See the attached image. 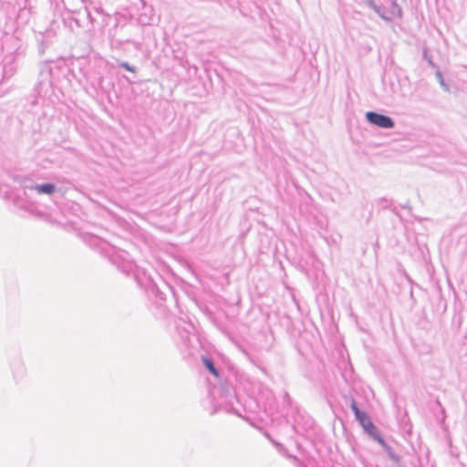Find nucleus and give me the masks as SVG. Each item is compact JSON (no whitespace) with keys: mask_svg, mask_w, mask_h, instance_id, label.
Segmentation results:
<instances>
[{"mask_svg":"<svg viewBox=\"0 0 467 467\" xmlns=\"http://www.w3.org/2000/svg\"><path fill=\"white\" fill-rule=\"evenodd\" d=\"M202 360H203V363H204L205 367L207 368V369L215 377H219V373H218L217 369L214 368L213 362L209 358H204Z\"/></svg>","mask_w":467,"mask_h":467,"instance_id":"obj_4","label":"nucleus"},{"mask_svg":"<svg viewBox=\"0 0 467 467\" xmlns=\"http://www.w3.org/2000/svg\"><path fill=\"white\" fill-rule=\"evenodd\" d=\"M351 409L353 412L355 413L356 419L358 420V422L361 424V426L364 428V430L368 432L370 435H374L378 432L377 428L375 425L371 422L368 415L360 411L356 405V402L353 400L351 402Z\"/></svg>","mask_w":467,"mask_h":467,"instance_id":"obj_1","label":"nucleus"},{"mask_svg":"<svg viewBox=\"0 0 467 467\" xmlns=\"http://www.w3.org/2000/svg\"><path fill=\"white\" fill-rule=\"evenodd\" d=\"M378 441H380V442L383 441L381 438H378Z\"/></svg>","mask_w":467,"mask_h":467,"instance_id":"obj_6","label":"nucleus"},{"mask_svg":"<svg viewBox=\"0 0 467 467\" xmlns=\"http://www.w3.org/2000/svg\"><path fill=\"white\" fill-rule=\"evenodd\" d=\"M366 118L370 123L379 128L390 129L394 126V122L389 117L376 112H368Z\"/></svg>","mask_w":467,"mask_h":467,"instance_id":"obj_2","label":"nucleus"},{"mask_svg":"<svg viewBox=\"0 0 467 467\" xmlns=\"http://www.w3.org/2000/svg\"><path fill=\"white\" fill-rule=\"evenodd\" d=\"M36 189L38 193L51 194L55 192V186L51 183L38 185Z\"/></svg>","mask_w":467,"mask_h":467,"instance_id":"obj_3","label":"nucleus"},{"mask_svg":"<svg viewBox=\"0 0 467 467\" xmlns=\"http://www.w3.org/2000/svg\"><path fill=\"white\" fill-rule=\"evenodd\" d=\"M121 67H124L126 70L134 72V68L130 67L127 63H121Z\"/></svg>","mask_w":467,"mask_h":467,"instance_id":"obj_5","label":"nucleus"}]
</instances>
